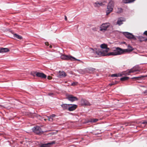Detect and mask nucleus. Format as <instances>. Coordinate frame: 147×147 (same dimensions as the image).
Listing matches in <instances>:
<instances>
[{
	"mask_svg": "<svg viewBox=\"0 0 147 147\" xmlns=\"http://www.w3.org/2000/svg\"><path fill=\"white\" fill-rule=\"evenodd\" d=\"M100 47L102 48L105 49L100 50L96 48L93 49L91 48L90 49L92 50L93 51V52L96 54L101 56H108V54L109 53H108V52L109 51L110 49L109 48L107 47V45L106 44H101Z\"/></svg>",
	"mask_w": 147,
	"mask_h": 147,
	"instance_id": "obj_1",
	"label": "nucleus"
},
{
	"mask_svg": "<svg viewBox=\"0 0 147 147\" xmlns=\"http://www.w3.org/2000/svg\"><path fill=\"white\" fill-rule=\"evenodd\" d=\"M114 6V1L112 0L110 1L108 4L106 10V15H108L113 11Z\"/></svg>",
	"mask_w": 147,
	"mask_h": 147,
	"instance_id": "obj_2",
	"label": "nucleus"
},
{
	"mask_svg": "<svg viewBox=\"0 0 147 147\" xmlns=\"http://www.w3.org/2000/svg\"><path fill=\"white\" fill-rule=\"evenodd\" d=\"M124 52V50L122 49L119 47H117L116 48V50H114L113 52L109 53L108 55V56L116 55H121Z\"/></svg>",
	"mask_w": 147,
	"mask_h": 147,
	"instance_id": "obj_3",
	"label": "nucleus"
},
{
	"mask_svg": "<svg viewBox=\"0 0 147 147\" xmlns=\"http://www.w3.org/2000/svg\"><path fill=\"white\" fill-rule=\"evenodd\" d=\"M61 59L63 60H70L71 61H80V62H82L80 60L77 59L71 56L68 55H63L61 56Z\"/></svg>",
	"mask_w": 147,
	"mask_h": 147,
	"instance_id": "obj_4",
	"label": "nucleus"
},
{
	"mask_svg": "<svg viewBox=\"0 0 147 147\" xmlns=\"http://www.w3.org/2000/svg\"><path fill=\"white\" fill-rule=\"evenodd\" d=\"M32 130L33 132L37 134L40 135L43 133L41 129L39 126L34 127L32 128Z\"/></svg>",
	"mask_w": 147,
	"mask_h": 147,
	"instance_id": "obj_5",
	"label": "nucleus"
},
{
	"mask_svg": "<svg viewBox=\"0 0 147 147\" xmlns=\"http://www.w3.org/2000/svg\"><path fill=\"white\" fill-rule=\"evenodd\" d=\"M109 25V23L102 24L100 27V30L102 32L106 31Z\"/></svg>",
	"mask_w": 147,
	"mask_h": 147,
	"instance_id": "obj_6",
	"label": "nucleus"
},
{
	"mask_svg": "<svg viewBox=\"0 0 147 147\" xmlns=\"http://www.w3.org/2000/svg\"><path fill=\"white\" fill-rule=\"evenodd\" d=\"M66 98L71 102L77 101L78 100L77 97L74 96L71 94L67 95Z\"/></svg>",
	"mask_w": 147,
	"mask_h": 147,
	"instance_id": "obj_7",
	"label": "nucleus"
},
{
	"mask_svg": "<svg viewBox=\"0 0 147 147\" xmlns=\"http://www.w3.org/2000/svg\"><path fill=\"white\" fill-rule=\"evenodd\" d=\"M123 34L126 37L129 39H133L135 40H136V38L135 37L134 35L131 33L126 32H124Z\"/></svg>",
	"mask_w": 147,
	"mask_h": 147,
	"instance_id": "obj_8",
	"label": "nucleus"
},
{
	"mask_svg": "<svg viewBox=\"0 0 147 147\" xmlns=\"http://www.w3.org/2000/svg\"><path fill=\"white\" fill-rule=\"evenodd\" d=\"M139 70L136 69L135 68H133L130 70H128V72L127 71V72H123V74L126 75H129V73H133L135 71H139Z\"/></svg>",
	"mask_w": 147,
	"mask_h": 147,
	"instance_id": "obj_9",
	"label": "nucleus"
},
{
	"mask_svg": "<svg viewBox=\"0 0 147 147\" xmlns=\"http://www.w3.org/2000/svg\"><path fill=\"white\" fill-rule=\"evenodd\" d=\"M107 2L105 1L103 2H97L94 3V5L96 7H99L100 6H102L105 4L104 3H106Z\"/></svg>",
	"mask_w": 147,
	"mask_h": 147,
	"instance_id": "obj_10",
	"label": "nucleus"
},
{
	"mask_svg": "<svg viewBox=\"0 0 147 147\" xmlns=\"http://www.w3.org/2000/svg\"><path fill=\"white\" fill-rule=\"evenodd\" d=\"M36 76L38 77L41 78H46L47 76L42 73L36 72Z\"/></svg>",
	"mask_w": 147,
	"mask_h": 147,
	"instance_id": "obj_11",
	"label": "nucleus"
},
{
	"mask_svg": "<svg viewBox=\"0 0 147 147\" xmlns=\"http://www.w3.org/2000/svg\"><path fill=\"white\" fill-rule=\"evenodd\" d=\"M55 141H53L51 142L47 143L41 144L40 146L41 147H49L51 145L55 144Z\"/></svg>",
	"mask_w": 147,
	"mask_h": 147,
	"instance_id": "obj_12",
	"label": "nucleus"
},
{
	"mask_svg": "<svg viewBox=\"0 0 147 147\" xmlns=\"http://www.w3.org/2000/svg\"><path fill=\"white\" fill-rule=\"evenodd\" d=\"M81 103L82 105L90 106V104L87 100L85 99H82L81 100Z\"/></svg>",
	"mask_w": 147,
	"mask_h": 147,
	"instance_id": "obj_13",
	"label": "nucleus"
},
{
	"mask_svg": "<svg viewBox=\"0 0 147 147\" xmlns=\"http://www.w3.org/2000/svg\"><path fill=\"white\" fill-rule=\"evenodd\" d=\"M70 105L68 108V110L70 111H74L77 108V106L76 105Z\"/></svg>",
	"mask_w": 147,
	"mask_h": 147,
	"instance_id": "obj_14",
	"label": "nucleus"
},
{
	"mask_svg": "<svg viewBox=\"0 0 147 147\" xmlns=\"http://www.w3.org/2000/svg\"><path fill=\"white\" fill-rule=\"evenodd\" d=\"M125 21V19L123 18H120L118 19L117 24L119 26L123 24V22Z\"/></svg>",
	"mask_w": 147,
	"mask_h": 147,
	"instance_id": "obj_15",
	"label": "nucleus"
},
{
	"mask_svg": "<svg viewBox=\"0 0 147 147\" xmlns=\"http://www.w3.org/2000/svg\"><path fill=\"white\" fill-rule=\"evenodd\" d=\"M59 74L58 77L60 78L65 77L66 76V74L63 71H59Z\"/></svg>",
	"mask_w": 147,
	"mask_h": 147,
	"instance_id": "obj_16",
	"label": "nucleus"
},
{
	"mask_svg": "<svg viewBox=\"0 0 147 147\" xmlns=\"http://www.w3.org/2000/svg\"><path fill=\"white\" fill-rule=\"evenodd\" d=\"M9 51V49L7 48H0V53L7 52Z\"/></svg>",
	"mask_w": 147,
	"mask_h": 147,
	"instance_id": "obj_17",
	"label": "nucleus"
},
{
	"mask_svg": "<svg viewBox=\"0 0 147 147\" xmlns=\"http://www.w3.org/2000/svg\"><path fill=\"white\" fill-rule=\"evenodd\" d=\"M70 105V104H64L61 105V106L63 110H66L68 109L69 106Z\"/></svg>",
	"mask_w": 147,
	"mask_h": 147,
	"instance_id": "obj_18",
	"label": "nucleus"
},
{
	"mask_svg": "<svg viewBox=\"0 0 147 147\" xmlns=\"http://www.w3.org/2000/svg\"><path fill=\"white\" fill-rule=\"evenodd\" d=\"M133 50L132 48L130 46H128L127 49L124 50V52H131Z\"/></svg>",
	"mask_w": 147,
	"mask_h": 147,
	"instance_id": "obj_19",
	"label": "nucleus"
},
{
	"mask_svg": "<svg viewBox=\"0 0 147 147\" xmlns=\"http://www.w3.org/2000/svg\"><path fill=\"white\" fill-rule=\"evenodd\" d=\"M135 0H123V2L124 3H128L134 2Z\"/></svg>",
	"mask_w": 147,
	"mask_h": 147,
	"instance_id": "obj_20",
	"label": "nucleus"
},
{
	"mask_svg": "<svg viewBox=\"0 0 147 147\" xmlns=\"http://www.w3.org/2000/svg\"><path fill=\"white\" fill-rule=\"evenodd\" d=\"M138 38L139 40L140 41L142 42L143 41H145L146 42V38L142 36H139L138 37Z\"/></svg>",
	"mask_w": 147,
	"mask_h": 147,
	"instance_id": "obj_21",
	"label": "nucleus"
},
{
	"mask_svg": "<svg viewBox=\"0 0 147 147\" xmlns=\"http://www.w3.org/2000/svg\"><path fill=\"white\" fill-rule=\"evenodd\" d=\"M98 120L97 119H91L89 120L87 122V123L88 122H92V123H94L98 121Z\"/></svg>",
	"mask_w": 147,
	"mask_h": 147,
	"instance_id": "obj_22",
	"label": "nucleus"
},
{
	"mask_svg": "<svg viewBox=\"0 0 147 147\" xmlns=\"http://www.w3.org/2000/svg\"><path fill=\"white\" fill-rule=\"evenodd\" d=\"M13 36L15 38H16L19 39H21L22 38V37L16 34H15L13 35Z\"/></svg>",
	"mask_w": 147,
	"mask_h": 147,
	"instance_id": "obj_23",
	"label": "nucleus"
},
{
	"mask_svg": "<svg viewBox=\"0 0 147 147\" xmlns=\"http://www.w3.org/2000/svg\"><path fill=\"white\" fill-rule=\"evenodd\" d=\"M122 76V75L121 74H112L111 75V76L112 77H115L121 76Z\"/></svg>",
	"mask_w": 147,
	"mask_h": 147,
	"instance_id": "obj_24",
	"label": "nucleus"
},
{
	"mask_svg": "<svg viewBox=\"0 0 147 147\" xmlns=\"http://www.w3.org/2000/svg\"><path fill=\"white\" fill-rule=\"evenodd\" d=\"M129 79V77H125L121 78L120 80L121 81H125L126 80H127Z\"/></svg>",
	"mask_w": 147,
	"mask_h": 147,
	"instance_id": "obj_25",
	"label": "nucleus"
},
{
	"mask_svg": "<svg viewBox=\"0 0 147 147\" xmlns=\"http://www.w3.org/2000/svg\"><path fill=\"white\" fill-rule=\"evenodd\" d=\"M48 118V120L49 121H53V118L50 116L47 117Z\"/></svg>",
	"mask_w": 147,
	"mask_h": 147,
	"instance_id": "obj_26",
	"label": "nucleus"
},
{
	"mask_svg": "<svg viewBox=\"0 0 147 147\" xmlns=\"http://www.w3.org/2000/svg\"><path fill=\"white\" fill-rule=\"evenodd\" d=\"M78 84V83L77 82H73L71 85L72 86H75L76 85H77Z\"/></svg>",
	"mask_w": 147,
	"mask_h": 147,
	"instance_id": "obj_27",
	"label": "nucleus"
},
{
	"mask_svg": "<svg viewBox=\"0 0 147 147\" xmlns=\"http://www.w3.org/2000/svg\"><path fill=\"white\" fill-rule=\"evenodd\" d=\"M37 72L36 71H32L31 72V74L34 76H36V74L35 73Z\"/></svg>",
	"mask_w": 147,
	"mask_h": 147,
	"instance_id": "obj_28",
	"label": "nucleus"
},
{
	"mask_svg": "<svg viewBox=\"0 0 147 147\" xmlns=\"http://www.w3.org/2000/svg\"><path fill=\"white\" fill-rule=\"evenodd\" d=\"M142 123L144 124H147V121H143Z\"/></svg>",
	"mask_w": 147,
	"mask_h": 147,
	"instance_id": "obj_29",
	"label": "nucleus"
},
{
	"mask_svg": "<svg viewBox=\"0 0 147 147\" xmlns=\"http://www.w3.org/2000/svg\"><path fill=\"white\" fill-rule=\"evenodd\" d=\"M118 9L119 10V11L118 12V13H121V12H122V8H118Z\"/></svg>",
	"mask_w": 147,
	"mask_h": 147,
	"instance_id": "obj_30",
	"label": "nucleus"
},
{
	"mask_svg": "<svg viewBox=\"0 0 147 147\" xmlns=\"http://www.w3.org/2000/svg\"><path fill=\"white\" fill-rule=\"evenodd\" d=\"M50 116H51V117L53 118L54 117H55L56 116V115L55 114H53Z\"/></svg>",
	"mask_w": 147,
	"mask_h": 147,
	"instance_id": "obj_31",
	"label": "nucleus"
},
{
	"mask_svg": "<svg viewBox=\"0 0 147 147\" xmlns=\"http://www.w3.org/2000/svg\"><path fill=\"white\" fill-rule=\"evenodd\" d=\"M52 77H51L50 76H48L47 77V78L49 80H51V79H52Z\"/></svg>",
	"mask_w": 147,
	"mask_h": 147,
	"instance_id": "obj_32",
	"label": "nucleus"
},
{
	"mask_svg": "<svg viewBox=\"0 0 147 147\" xmlns=\"http://www.w3.org/2000/svg\"><path fill=\"white\" fill-rule=\"evenodd\" d=\"M144 34L147 36V31H145L144 33Z\"/></svg>",
	"mask_w": 147,
	"mask_h": 147,
	"instance_id": "obj_33",
	"label": "nucleus"
},
{
	"mask_svg": "<svg viewBox=\"0 0 147 147\" xmlns=\"http://www.w3.org/2000/svg\"><path fill=\"white\" fill-rule=\"evenodd\" d=\"M92 30H93V31H96L97 30V29H96V28H92Z\"/></svg>",
	"mask_w": 147,
	"mask_h": 147,
	"instance_id": "obj_34",
	"label": "nucleus"
},
{
	"mask_svg": "<svg viewBox=\"0 0 147 147\" xmlns=\"http://www.w3.org/2000/svg\"><path fill=\"white\" fill-rule=\"evenodd\" d=\"M140 78V77H133L132 78V79H134V78L136 79L137 80H138L139 78Z\"/></svg>",
	"mask_w": 147,
	"mask_h": 147,
	"instance_id": "obj_35",
	"label": "nucleus"
},
{
	"mask_svg": "<svg viewBox=\"0 0 147 147\" xmlns=\"http://www.w3.org/2000/svg\"><path fill=\"white\" fill-rule=\"evenodd\" d=\"M48 95L50 96H52V95H54V94L53 93H49Z\"/></svg>",
	"mask_w": 147,
	"mask_h": 147,
	"instance_id": "obj_36",
	"label": "nucleus"
},
{
	"mask_svg": "<svg viewBox=\"0 0 147 147\" xmlns=\"http://www.w3.org/2000/svg\"><path fill=\"white\" fill-rule=\"evenodd\" d=\"M45 44L46 45L48 46L49 45V42H46Z\"/></svg>",
	"mask_w": 147,
	"mask_h": 147,
	"instance_id": "obj_37",
	"label": "nucleus"
},
{
	"mask_svg": "<svg viewBox=\"0 0 147 147\" xmlns=\"http://www.w3.org/2000/svg\"><path fill=\"white\" fill-rule=\"evenodd\" d=\"M115 84L114 83H111V84H109V85H110V86H112L113 85H114Z\"/></svg>",
	"mask_w": 147,
	"mask_h": 147,
	"instance_id": "obj_38",
	"label": "nucleus"
},
{
	"mask_svg": "<svg viewBox=\"0 0 147 147\" xmlns=\"http://www.w3.org/2000/svg\"><path fill=\"white\" fill-rule=\"evenodd\" d=\"M65 20L67 21V18L66 16H65Z\"/></svg>",
	"mask_w": 147,
	"mask_h": 147,
	"instance_id": "obj_39",
	"label": "nucleus"
},
{
	"mask_svg": "<svg viewBox=\"0 0 147 147\" xmlns=\"http://www.w3.org/2000/svg\"><path fill=\"white\" fill-rule=\"evenodd\" d=\"M49 47L50 48H51L52 47V46L51 45H50V46H49Z\"/></svg>",
	"mask_w": 147,
	"mask_h": 147,
	"instance_id": "obj_40",
	"label": "nucleus"
},
{
	"mask_svg": "<svg viewBox=\"0 0 147 147\" xmlns=\"http://www.w3.org/2000/svg\"><path fill=\"white\" fill-rule=\"evenodd\" d=\"M146 93H147V90H146V91H145V92H144V93H146Z\"/></svg>",
	"mask_w": 147,
	"mask_h": 147,
	"instance_id": "obj_41",
	"label": "nucleus"
},
{
	"mask_svg": "<svg viewBox=\"0 0 147 147\" xmlns=\"http://www.w3.org/2000/svg\"><path fill=\"white\" fill-rule=\"evenodd\" d=\"M44 120H45V121H46L47 119H44Z\"/></svg>",
	"mask_w": 147,
	"mask_h": 147,
	"instance_id": "obj_42",
	"label": "nucleus"
},
{
	"mask_svg": "<svg viewBox=\"0 0 147 147\" xmlns=\"http://www.w3.org/2000/svg\"><path fill=\"white\" fill-rule=\"evenodd\" d=\"M146 42L147 41V38H146Z\"/></svg>",
	"mask_w": 147,
	"mask_h": 147,
	"instance_id": "obj_43",
	"label": "nucleus"
}]
</instances>
